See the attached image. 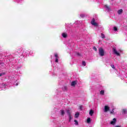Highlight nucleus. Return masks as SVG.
<instances>
[{"label":"nucleus","mask_w":127,"mask_h":127,"mask_svg":"<svg viewBox=\"0 0 127 127\" xmlns=\"http://www.w3.org/2000/svg\"><path fill=\"white\" fill-rule=\"evenodd\" d=\"M101 37L102 38H105V34L101 33Z\"/></svg>","instance_id":"393cba45"},{"label":"nucleus","mask_w":127,"mask_h":127,"mask_svg":"<svg viewBox=\"0 0 127 127\" xmlns=\"http://www.w3.org/2000/svg\"><path fill=\"white\" fill-rule=\"evenodd\" d=\"M71 24L70 23V25H69V26H68V27H71Z\"/></svg>","instance_id":"c9c22d12"},{"label":"nucleus","mask_w":127,"mask_h":127,"mask_svg":"<svg viewBox=\"0 0 127 127\" xmlns=\"http://www.w3.org/2000/svg\"><path fill=\"white\" fill-rule=\"evenodd\" d=\"M117 123V119L116 118H114L113 121L110 122V125H112V126H115Z\"/></svg>","instance_id":"7ed1b4c3"},{"label":"nucleus","mask_w":127,"mask_h":127,"mask_svg":"<svg viewBox=\"0 0 127 127\" xmlns=\"http://www.w3.org/2000/svg\"><path fill=\"white\" fill-rule=\"evenodd\" d=\"M80 16H81V17H85V14H81Z\"/></svg>","instance_id":"cd10ccee"},{"label":"nucleus","mask_w":127,"mask_h":127,"mask_svg":"<svg viewBox=\"0 0 127 127\" xmlns=\"http://www.w3.org/2000/svg\"><path fill=\"white\" fill-rule=\"evenodd\" d=\"M5 73L4 72H2L0 73V77H1V76L4 75Z\"/></svg>","instance_id":"c85d7f7f"},{"label":"nucleus","mask_w":127,"mask_h":127,"mask_svg":"<svg viewBox=\"0 0 127 127\" xmlns=\"http://www.w3.org/2000/svg\"><path fill=\"white\" fill-rule=\"evenodd\" d=\"M60 114L62 117H64V115H65V111H64V110L61 109L60 111Z\"/></svg>","instance_id":"9d476101"},{"label":"nucleus","mask_w":127,"mask_h":127,"mask_svg":"<svg viewBox=\"0 0 127 127\" xmlns=\"http://www.w3.org/2000/svg\"><path fill=\"white\" fill-rule=\"evenodd\" d=\"M82 65L83 66H86V62L85 61L82 62Z\"/></svg>","instance_id":"a878e982"},{"label":"nucleus","mask_w":127,"mask_h":127,"mask_svg":"<svg viewBox=\"0 0 127 127\" xmlns=\"http://www.w3.org/2000/svg\"><path fill=\"white\" fill-rule=\"evenodd\" d=\"M76 55H77V56H80V54L79 53H76Z\"/></svg>","instance_id":"473e14b6"},{"label":"nucleus","mask_w":127,"mask_h":127,"mask_svg":"<svg viewBox=\"0 0 127 127\" xmlns=\"http://www.w3.org/2000/svg\"><path fill=\"white\" fill-rule=\"evenodd\" d=\"M76 84H77V81H72V82H71V86H75V85H76Z\"/></svg>","instance_id":"4468645a"},{"label":"nucleus","mask_w":127,"mask_h":127,"mask_svg":"<svg viewBox=\"0 0 127 127\" xmlns=\"http://www.w3.org/2000/svg\"><path fill=\"white\" fill-rule=\"evenodd\" d=\"M110 111V107L108 106H105L104 107V113H107Z\"/></svg>","instance_id":"0eeeda50"},{"label":"nucleus","mask_w":127,"mask_h":127,"mask_svg":"<svg viewBox=\"0 0 127 127\" xmlns=\"http://www.w3.org/2000/svg\"><path fill=\"white\" fill-rule=\"evenodd\" d=\"M104 94H105V91H104V90H101V91H100V95H104Z\"/></svg>","instance_id":"412c9836"},{"label":"nucleus","mask_w":127,"mask_h":127,"mask_svg":"<svg viewBox=\"0 0 127 127\" xmlns=\"http://www.w3.org/2000/svg\"><path fill=\"white\" fill-rule=\"evenodd\" d=\"M67 114L68 116L69 122H71V120L73 119V116H72V115H71V113H70V111L69 110H67Z\"/></svg>","instance_id":"f03ea898"},{"label":"nucleus","mask_w":127,"mask_h":127,"mask_svg":"<svg viewBox=\"0 0 127 127\" xmlns=\"http://www.w3.org/2000/svg\"><path fill=\"white\" fill-rule=\"evenodd\" d=\"M114 110L113 109L112 111L110 112V114H114Z\"/></svg>","instance_id":"2f4dec72"},{"label":"nucleus","mask_w":127,"mask_h":127,"mask_svg":"<svg viewBox=\"0 0 127 127\" xmlns=\"http://www.w3.org/2000/svg\"><path fill=\"white\" fill-rule=\"evenodd\" d=\"M29 54L30 55H32V54H33V52L32 51H29Z\"/></svg>","instance_id":"5701e85b"},{"label":"nucleus","mask_w":127,"mask_h":127,"mask_svg":"<svg viewBox=\"0 0 127 127\" xmlns=\"http://www.w3.org/2000/svg\"><path fill=\"white\" fill-rule=\"evenodd\" d=\"M114 31H118V28L116 26H114L113 27Z\"/></svg>","instance_id":"6ab92c4d"},{"label":"nucleus","mask_w":127,"mask_h":127,"mask_svg":"<svg viewBox=\"0 0 127 127\" xmlns=\"http://www.w3.org/2000/svg\"><path fill=\"white\" fill-rule=\"evenodd\" d=\"M79 116H80V113H79V112H76L75 114V118L77 119L79 118Z\"/></svg>","instance_id":"ddd939ff"},{"label":"nucleus","mask_w":127,"mask_h":127,"mask_svg":"<svg viewBox=\"0 0 127 127\" xmlns=\"http://www.w3.org/2000/svg\"><path fill=\"white\" fill-rule=\"evenodd\" d=\"M104 7L107 11H111V7L108 6L107 5H105Z\"/></svg>","instance_id":"9b49d317"},{"label":"nucleus","mask_w":127,"mask_h":127,"mask_svg":"<svg viewBox=\"0 0 127 127\" xmlns=\"http://www.w3.org/2000/svg\"><path fill=\"white\" fill-rule=\"evenodd\" d=\"M94 114V111H93V110H90L89 111V115L90 116H93V115Z\"/></svg>","instance_id":"dca6fc26"},{"label":"nucleus","mask_w":127,"mask_h":127,"mask_svg":"<svg viewBox=\"0 0 127 127\" xmlns=\"http://www.w3.org/2000/svg\"><path fill=\"white\" fill-rule=\"evenodd\" d=\"M99 54L100 56H104L105 55V52L103 48H101L99 49Z\"/></svg>","instance_id":"f257e3e1"},{"label":"nucleus","mask_w":127,"mask_h":127,"mask_svg":"<svg viewBox=\"0 0 127 127\" xmlns=\"http://www.w3.org/2000/svg\"><path fill=\"white\" fill-rule=\"evenodd\" d=\"M14 85H15V86H18V83H15Z\"/></svg>","instance_id":"72a5a7b5"},{"label":"nucleus","mask_w":127,"mask_h":127,"mask_svg":"<svg viewBox=\"0 0 127 127\" xmlns=\"http://www.w3.org/2000/svg\"><path fill=\"white\" fill-rule=\"evenodd\" d=\"M23 56H27V55H29V51L25 50L23 52Z\"/></svg>","instance_id":"39448f33"},{"label":"nucleus","mask_w":127,"mask_h":127,"mask_svg":"<svg viewBox=\"0 0 127 127\" xmlns=\"http://www.w3.org/2000/svg\"><path fill=\"white\" fill-rule=\"evenodd\" d=\"M113 52L114 53V54H116V55H117V56H120V53H119V52H118V51H117V49H116V48H113Z\"/></svg>","instance_id":"6e6552de"},{"label":"nucleus","mask_w":127,"mask_h":127,"mask_svg":"<svg viewBox=\"0 0 127 127\" xmlns=\"http://www.w3.org/2000/svg\"><path fill=\"white\" fill-rule=\"evenodd\" d=\"M63 90H64V91H66V90H67V87H66V86H64V87H63Z\"/></svg>","instance_id":"4be33fe9"},{"label":"nucleus","mask_w":127,"mask_h":127,"mask_svg":"<svg viewBox=\"0 0 127 127\" xmlns=\"http://www.w3.org/2000/svg\"><path fill=\"white\" fill-rule=\"evenodd\" d=\"M6 88V85H5V84L3 83L2 84L1 87L0 88V91H1L2 90H5V88Z\"/></svg>","instance_id":"423d86ee"},{"label":"nucleus","mask_w":127,"mask_h":127,"mask_svg":"<svg viewBox=\"0 0 127 127\" xmlns=\"http://www.w3.org/2000/svg\"><path fill=\"white\" fill-rule=\"evenodd\" d=\"M62 35L63 37H64V38H67V36H68V34H67L66 33H63L62 34Z\"/></svg>","instance_id":"f8f14e48"},{"label":"nucleus","mask_w":127,"mask_h":127,"mask_svg":"<svg viewBox=\"0 0 127 127\" xmlns=\"http://www.w3.org/2000/svg\"><path fill=\"white\" fill-rule=\"evenodd\" d=\"M65 26L67 27V24L65 25Z\"/></svg>","instance_id":"4c0bfd02"},{"label":"nucleus","mask_w":127,"mask_h":127,"mask_svg":"<svg viewBox=\"0 0 127 127\" xmlns=\"http://www.w3.org/2000/svg\"><path fill=\"white\" fill-rule=\"evenodd\" d=\"M115 127H122V126H116Z\"/></svg>","instance_id":"f704fd0d"},{"label":"nucleus","mask_w":127,"mask_h":127,"mask_svg":"<svg viewBox=\"0 0 127 127\" xmlns=\"http://www.w3.org/2000/svg\"><path fill=\"white\" fill-rule=\"evenodd\" d=\"M17 2H18V0H16Z\"/></svg>","instance_id":"e433bc0d"},{"label":"nucleus","mask_w":127,"mask_h":127,"mask_svg":"<svg viewBox=\"0 0 127 127\" xmlns=\"http://www.w3.org/2000/svg\"><path fill=\"white\" fill-rule=\"evenodd\" d=\"M112 1H113V0H111Z\"/></svg>","instance_id":"58836bf2"},{"label":"nucleus","mask_w":127,"mask_h":127,"mask_svg":"<svg viewBox=\"0 0 127 127\" xmlns=\"http://www.w3.org/2000/svg\"><path fill=\"white\" fill-rule=\"evenodd\" d=\"M80 22H82V21H77L76 22H75V24H79V23H80Z\"/></svg>","instance_id":"b1692460"},{"label":"nucleus","mask_w":127,"mask_h":127,"mask_svg":"<svg viewBox=\"0 0 127 127\" xmlns=\"http://www.w3.org/2000/svg\"><path fill=\"white\" fill-rule=\"evenodd\" d=\"M91 24H92V25H94V26H98V23H97L95 21L94 18L92 19V21H91Z\"/></svg>","instance_id":"20e7f679"},{"label":"nucleus","mask_w":127,"mask_h":127,"mask_svg":"<svg viewBox=\"0 0 127 127\" xmlns=\"http://www.w3.org/2000/svg\"><path fill=\"white\" fill-rule=\"evenodd\" d=\"M93 49L95 50V51H97V48H96V47H94Z\"/></svg>","instance_id":"7c9ffc66"},{"label":"nucleus","mask_w":127,"mask_h":127,"mask_svg":"<svg viewBox=\"0 0 127 127\" xmlns=\"http://www.w3.org/2000/svg\"><path fill=\"white\" fill-rule=\"evenodd\" d=\"M127 111L126 109H123L122 110V114L123 115H126L127 114Z\"/></svg>","instance_id":"2eb2a0df"},{"label":"nucleus","mask_w":127,"mask_h":127,"mask_svg":"<svg viewBox=\"0 0 127 127\" xmlns=\"http://www.w3.org/2000/svg\"><path fill=\"white\" fill-rule=\"evenodd\" d=\"M87 122L88 124H90L91 123V118H88L87 120Z\"/></svg>","instance_id":"aec40b11"},{"label":"nucleus","mask_w":127,"mask_h":127,"mask_svg":"<svg viewBox=\"0 0 127 127\" xmlns=\"http://www.w3.org/2000/svg\"><path fill=\"white\" fill-rule=\"evenodd\" d=\"M55 57H56L55 62L56 63H58V61L59 60V57L58 56V54H57V53L55 54Z\"/></svg>","instance_id":"1a4fd4ad"},{"label":"nucleus","mask_w":127,"mask_h":127,"mask_svg":"<svg viewBox=\"0 0 127 127\" xmlns=\"http://www.w3.org/2000/svg\"><path fill=\"white\" fill-rule=\"evenodd\" d=\"M118 14H122V13H123V9H119L118 11Z\"/></svg>","instance_id":"f3484780"},{"label":"nucleus","mask_w":127,"mask_h":127,"mask_svg":"<svg viewBox=\"0 0 127 127\" xmlns=\"http://www.w3.org/2000/svg\"><path fill=\"white\" fill-rule=\"evenodd\" d=\"M79 109H80V110L81 111H82V109H83V106H80L79 107Z\"/></svg>","instance_id":"bb28decb"},{"label":"nucleus","mask_w":127,"mask_h":127,"mask_svg":"<svg viewBox=\"0 0 127 127\" xmlns=\"http://www.w3.org/2000/svg\"><path fill=\"white\" fill-rule=\"evenodd\" d=\"M111 66L112 68H113V69H115V65L111 64Z\"/></svg>","instance_id":"c756f323"},{"label":"nucleus","mask_w":127,"mask_h":127,"mask_svg":"<svg viewBox=\"0 0 127 127\" xmlns=\"http://www.w3.org/2000/svg\"><path fill=\"white\" fill-rule=\"evenodd\" d=\"M74 125H75V126H78L79 125V123L78 122V121L76 120H74Z\"/></svg>","instance_id":"a211bd4d"}]
</instances>
